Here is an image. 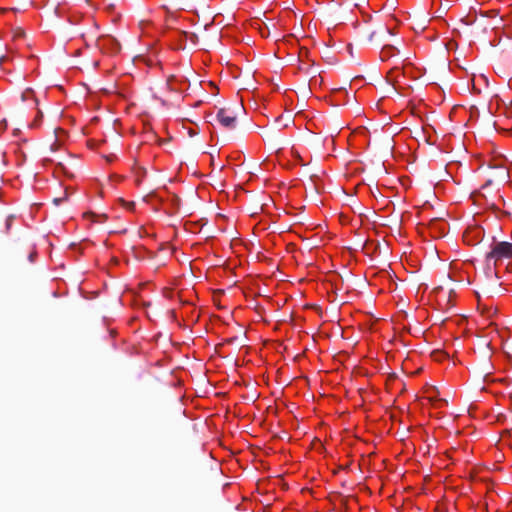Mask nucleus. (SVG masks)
Listing matches in <instances>:
<instances>
[{
  "label": "nucleus",
  "mask_w": 512,
  "mask_h": 512,
  "mask_svg": "<svg viewBox=\"0 0 512 512\" xmlns=\"http://www.w3.org/2000/svg\"><path fill=\"white\" fill-rule=\"evenodd\" d=\"M219 123L225 128L235 127L236 117L227 109H221L217 113Z\"/></svg>",
  "instance_id": "f03ea898"
},
{
  "label": "nucleus",
  "mask_w": 512,
  "mask_h": 512,
  "mask_svg": "<svg viewBox=\"0 0 512 512\" xmlns=\"http://www.w3.org/2000/svg\"><path fill=\"white\" fill-rule=\"evenodd\" d=\"M358 392H359V395H361L363 397V395L366 393V389L359 388Z\"/></svg>",
  "instance_id": "1a4fd4ad"
},
{
  "label": "nucleus",
  "mask_w": 512,
  "mask_h": 512,
  "mask_svg": "<svg viewBox=\"0 0 512 512\" xmlns=\"http://www.w3.org/2000/svg\"><path fill=\"white\" fill-rule=\"evenodd\" d=\"M184 84V80L179 81L176 77H170L167 81V85L172 91H182Z\"/></svg>",
  "instance_id": "20e7f679"
},
{
  "label": "nucleus",
  "mask_w": 512,
  "mask_h": 512,
  "mask_svg": "<svg viewBox=\"0 0 512 512\" xmlns=\"http://www.w3.org/2000/svg\"><path fill=\"white\" fill-rule=\"evenodd\" d=\"M396 72H398L397 68L391 69L390 72H389V78L390 79H395L397 77Z\"/></svg>",
  "instance_id": "0eeeda50"
},
{
  "label": "nucleus",
  "mask_w": 512,
  "mask_h": 512,
  "mask_svg": "<svg viewBox=\"0 0 512 512\" xmlns=\"http://www.w3.org/2000/svg\"><path fill=\"white\" fill-rule=\"evenodd\" d=\"M59 201H60V199H59V198H55V199H54V202H55L56 204H58V203H59Z\"/></svg>",
  "instance_id": "9b49d317"
},
{
  "label": "nucleus",
  "mask_w": 512,
  "mask_h": 512,
  "mask_svg": "<svg viewBox=\"0 0 512 512\" xmlns=\"http://www.w3.org/2000/svg\"><path fill=\"white\" fill-rule=\"evenodd\" d=\"M24 95L32 96V92L27 91Z\"/></svg>",
  "instance_id": "9d476101"
},
{
  "label": "nucleus",
  "mask_w": 512,
  "mask_h": 512,
  "mask_svg": "<svg viewBox=\"0 0 512 512\" xmlns=\"http://www.w3.org/2000/svg\"><path fill=\"white\" fill-rule=\"evenodd\" d=\"M484 381H485V382H487V383H490V384H491V383L496 382L497 380H496V379H490V378H488V376H486V378L484 379Z\"/></svg>",
  "instance_id": "6e6552de"
},
{
  "label": "nucleus",
  "mask_w": 512,
  "mask_h": 512,
  "mask_svg": "<svg viewBox=\"0 0 512 512\" xmlns=\"http://www.w3.org/2000/svg\"><path fill=\"white\" fill-rule=\"evenodd\" d=\"M438 395V391L435 389H425L424 394H422V398H426L430 402H437V403H445L447 404L446 399H437L436 396Z\"/></svg>",
  "instance_id": "7ed1b4c3"
},
{
  "label": "nucleus",
  "mask_w": 512,
  "mask_h": 512,
  "mask_svg": "<svg viewBox=\"0 0 512 512\" xmlns=\"http://www.w3.org/2000/svg\"><path fill=\"white\" fill-rule=\"evenodd\" d=\"M41 116H42V115H41V113L38 111V114H37V116H36V118H35L34 122H33V123H31V125H30V126H31V127H37V126L39 125V121H40Z\"/></svg>",
  "instance_id": "423d86ee"
},
{
  "label": "nucleus",
  "mask_w": 512,
  "mask_h": 512,
  "mask_svg": "<svg viewBox=\"0 0 512 512\" xmlns=\"http://www.w3.org/2000/svg\"><path fill=\"white\" fill-rule=\"evenodd\" d=\"M508 258H512V243L505 241L495 243L487 254V260L493 261L495 265L497 262Z\"/></svg>",
  "instance_id": "f257e3e1"
},
{
  "label": "nucleus",
  "mask_w": 512,
  "mask_h": 512,
  "mask_svg": "<svg viewBox=\"0 0 512 512\" xmlns=\"http://www.w3.org/2000/svg\"><path fill=\"white\" fill-rule=\"evenodd\" d=\"M195 393L202 394V393H205V391H195Z\"/></svg>",
  "instance_id": "f8f14e48"
},
{
  "label": "nucleus",
  "mask_w": 512,
  "mask_h": 512,
  "mask_svg": "<svg viewBox=\"0 0 512 512\" xmlns=\"http://www.w3.org/2000/svg\"><path fill=\"white\" fill-rule=\"evenodd\" d=\"M397 53H398V50L395 47L386 46L382 49L380 56H381L382 60H387L390 57L396 55Z\"/></svg>",
  "instance_id": "39448f33"
}]
</instances>
